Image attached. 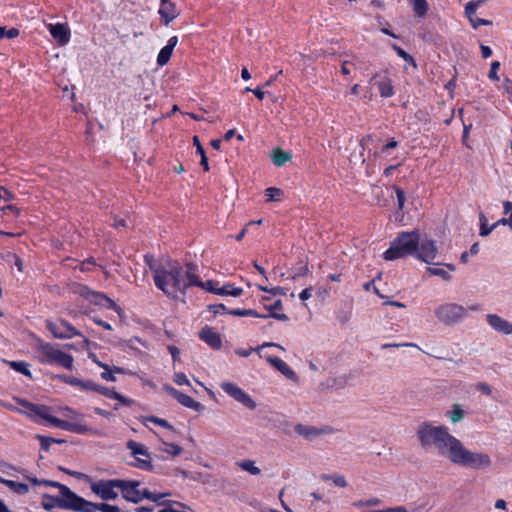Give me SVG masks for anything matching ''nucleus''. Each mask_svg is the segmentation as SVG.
Returning a JSON list of instances; mask_svg holds the SVG:
<instances>
[{
    "label": "nucleus",
    "mask_w": 512,
    "mask_h": 512,
    "mask_svg": "<svg viewBox=\"0 0 512 512\" xmlns=\"http://www.w3.org/2000/svg\"><path fill=\"white\" fill-rule=\"evenodd\" d=\"M77 292L82 297H84L85 299H87L88 301L95 305H100L105 308L115 310L117 312L120 311V308L116 305V303L103 293L92 291L86 286L79 287Z\"/></svg>",
    "instance_id": "14"
},
{
    "label": "nucleus",
    "mask_w": 512,
    "mask_h": 512,
    "mask_svg": "<svg viewBox=\"0 0 512 512\" xmlns=\"http://www.w3.org/2000/svg\"><path fill=\"white\" fill-rule=\"evenodd\" d=\"M8 364L10 365V367L25 375V376H28V377H31V372L29 370V364L24 362V361H11V362H8Z\"/></svg>",
    "instance_id": "42"
},
{
    "label": "nucleus",
    "mask_w": 512,
    "mask_h": 512,
    "mask_svg": "<svg viewBox=\"0 0 512 512\" xmlns=\"http://www.w3.org/2000/svg\"><path fill=\"white\" fill-rule=\"evenodd\" d=\"M37 438L40 440L41 447L44 450H48L52 443H61L62 442L61 440H56L54 438L41 436V435H38Z\"/></svg>",
    "instance_id": "51"
},
{
    "label": "nucleus",
    "mask_w": 512,
    "mask_h": 512,
    "mask_svg": "<svg viewBox=\"0 0 512 512\" xmlns=\"http://www.w3.org/2000/svg\"><path fill=\"white\" fill-rule=\"evenodd\" d=\"M190 286H198L205 291L220 296L239 297L243 293L242 288L236 287L231 283L220 286L218 282L213 280L200 281L194 268L192 270V277L190 278Z\"/></svg>",
    "instance_id": "7"
},
{
    "label": "nucleus",
    "mask_w": 512,
    "mask_h": 512,
    "mask_svg": "<svg viewBox=\"0 0 512 512\" xmlns=\"http://www.w3.org/2000/svg\"><path fill=\"white\" fill-rule=\"evenodd\" d=\"M438 254V248L436 242L426 235L420 234V243L417 246V251L414 255L417 259L432 264Z\"/></svg>",
    "instance_id": "11"
},
{
    "label": "nucleus",
    "mask_w": 512,
    "mask_h": 512,
    "mask_svg": "<svg viewBox=\"0 0 512 512\" xmlns=\"http://www.w3.org/2000/svg\"><path fill=\"white\" fill-rule=\"evenodd\" d=\"M149 422L157 424V425L165 428L166 430H168V432H174L173 427L165 419H161V418H158V417H155V416L143 417L142 423L146 427H148V423Z\"/></svg>",
    "instance_id": "38"
},
{
    "label": "nucleus",
    "mask_w": 512,
    "mask_h": 512,
    "mask_svg": "<svg viewBox=\"0 0 512 512\" xmlns=\"http://www.w3.org/2000/svg\"><path fill=\"white\" fill-rule=\"evenodd\" d=\"M479 309L478 305L464 307L457 303L448 302L438 305L434 309V315L440 323L451 326L464 320L469 310L478 311Z\"/></svg>",
    "instance_id": "6"
},
{
    "label": "nucleus",
    "mask_w": 512,
    "mask_h": 512,
    "mask_svg": "<svg viewBox=\"0 0 512 512\" xmlns=\"http://www.w3.org/2000/svg\"><path fill=\"white\" fill-rule=\"evenodd\" d=\"M409 5L412 7L413 12L419 18H423L427 15L429 10V4L427 0H407Z\"/></svg>",
    "instance_id": "33"
},
{
    "label": "nucleus",
    "mask_w": 512,
    "mask_h": 512,
    "mask_svg": "<svg viewBox=\"0 0 512 512\" xmlns=\"http://www.w3.org/2000/svg\"><path fill=\"white\" fill-rule=\"evenodd\" d=\"M419 243L420 233L418 231L402 232L384 252L383 257L387 261H393L407 255L414 256Z\"/></svg>",
    "instance_id": "5"
},
{
    "label": "nucleus",
    "mask_w": 512,
    "mask_h": 512,
    "mask_svg": "<svg viewBox=\"0 0 512 512\" xmlns=\"http://www.w3.org/2000/svg\"><path fill=\"white\" fill-rule=\"evenodd\" d=\"M170 496V492H152L148 489H145L144 499L150 500L158 505H164L168 503L167 498Z\"/></svg>",
    "instance_id": "34"
},
{
    "label": "nucleus",
    "mask_w": 512,
    "mask_h": 512,
    "mask_svg": "<svg viewBox=\"0 0 512 512\" xmlns=\"http://www.w3.org/2000/svg\"><path fill=\"white\" fill-rule=\"evenodd\" d=\"M193 144L196 147V153L201 156L200 165L204 168L205 171L209 170L208 158L205 154V151L199 141L197 136L193 137Z\"/></svg>",
    "instance_id": "39"
},
{
    "label": "nucleus",
    "mask_w": 512,
    "mask_h": 512,
    "mask_svg": "<svg viewBox=\"0 0 512 512\" xmlns=\"http://www.w3.org/2000/svg\"><path fill=\"white\" fill-rule=\"evenodd\" d=\"M42 483L45 486L57 488L59 490V494H66V495L75 494L70 488H68L67 486H65L59 482L51 481V480H42Z\"/></svg>",
    "instance_id": "44"
},
{
    "label": "nucleus",
    "mask_w": 512,
    "mask_h": 512,
    "mask_svg": "<svg viewBox=\"0 0 512 512\" xmlns=\"http://www.w3.org/2000/svg\"><path fill=\"white\" fill-rule=\"evenodd\" d=\"M0 483L8 487L13 493L23 496L29 492V486L25 483L9 480L0 476Z\"/></svg>",
    "instance_id": "30"
},
{
    "label": "nucleus",
    "mask_w": 512,
    "mask_h": 512,
    "mask_svg": "<svg viewBox=\"0 0 512 512\" xmlns=\"http://www.w3.org/2000/svg\"><path fill=\"white\" fill-rule=\"evenodd\" d=\"M81 496L77 494H60L59 497L44 494L42 496L41 505L43 509L51 511L58 507L61 509L72 510L75 512L80 511Z\"/></svg>",
    "instance_id": "8"
},
{
    "label": "nucleus",
    "mask_w": 512,
    "mask_h": 512,
    "mask_svg": "<svg viewBox=\"0 0 512 512\" xmlns=\"http://www.w3.org/2000/svg\"><path fill=\"white\" fill-rule=\"evenodd\" d=\"M324 479L331 480L336 486L344 488L347 486V481L342 475L324 476Z\"/></svg>",
    "instance_id": "52"
},
{
    "label": "nucleus",
    "mask_w": 512,
    "mask_h": 512,
    "mask_svg": "<svg viewBox=\"0 0 512 512\" xmlns=\"http://www.w3.org/2000/svg\"><path fill=\"white\" fill-rule=\"evenodd\" d=\"M381 500L378 497H369L366 499H361L355 501L353 506L356 508H369V507H378L381 505Z\"/></svg>",
    "instance_id": "40"
},
{
    "label": "nucleus",
    "mask_w": 512,
    "mask_h": 512,
    "mask_svg": "<svg viewBox=\"0 0 512 512\" xmlns=\"http://www.w3.org/2000/svg\"><path fill=\"white\" fill-rule=\"evenodd\" d=\"M500 68V63L498 61H494L491 63V69L489 71V74H488V77L490 80L492 81H498L499 80V76H498V70Z\"/></svg>",
    "instance_id": "56"
},
{
    "label": "nucleus",
    "mask_w": 512,
    "mask_h": 512,
    "mask_svg": "<svg viewBox=\"0 0 512 512\" xmlns=\"http://www.w3.org/2000/svg\"><path fill=\"white\" fill-rule=\"evenodd\" d=\"M237 465L244 471L250 473L251 475L260 474V469L256 466L255 462L252 460H244L237 463Z\"/></svg>",
    "instance_id": "43"
},
{
    "label": "nucleus",
    "mask_w": 512,
    "mask_h": 512,
    "mask_svg": "<svg viewBox=\"0 0 512 512\" xmlns=\"http://www.w3.org/2000/svg\"><path fill=\"white\" fill-rule=\"evenodd\" d=\"M145 262L153 272L156 287L165 294L175 297L190 286L192 265L183 268L177 263L158 264L151 255L145 256Z\"/></svg>",
    "instance_id": "3"
},
{
    "label": "nucleus",
    "mask_w": 512,
    "mask_h": 512,
    "mask_svg": "<svg viewBox=\"0 0 512 512\" xmlns=\"http://www.w3.org/2000/svg\"><path fill=\"white\" fill-rule=\"evenodd\" d=\"M370 82L378 88L381 97L389 98L392 97L395 93L392 81L387 71H380L375 73L372 76Z\"/></svg>",
    "instance_id": "17"
},
{
    "label": "nucleus",
    "mask_w": 512,
    "mask_h": 512,
    "mask_svg": "<svg viewBox=\"0 0 512 512\" xmlns=\"http://www.w3.org/2000/svg\"><path fill=\"white\" fill-rule=\"evenodd\" d=\"M253 351V348H238L235 350V353L240 357H248Z\"/></svg>",
    "instance_id": "64"
},
{
    "label": "nucleus",
    "mask_w": 512,
    "mask_h": 512,
    "mask_svg": "<svg viewBox=\"0 0 512 512\" xmlns=\"http://www.w3.org/2000/svg\"><path fill=\"white\" fill-rule=\"evenodd\" d=\"M445 268H434V267H428L426 269L427 273L432 276H438L444 281H450L451 280V274L450 272H454L456 270V267L454 264L447 263L445 264Z\"/></svg>",
    "instance_id": "31"
},
{
    "label": "nucleus",
    "mask_w": 512,
    "mask_h": 512,
    "mask_svg": "<svg viewBox=\"0 0 512 512\" xmlns=\"http://www.w3.org/2000/svg\"><path fill=\"white\" fill-rule=\"evenodd\" d=\"M47 329L57 339H70L74 336L80 335L79 331L70 323L64 320L47 321Z\"/></svg>",
    "instance_id": "15"
},
{
    "label": "nucleus",
    "mask_w": 512,
    "mask_h": 512,
    "mask_svg": "<svg viewBox=\"0 0 512 512\" xmlns=\"http://www.w3.org/2000/svg\"><path fill=\"white\" fill-rule=\"evenodd\" d=\"M221 389L228 394L231 398H233L235 401L241 403L248 409H255L256 403L252 399V397L247 394L241 387H239L237 384L230 382V381H223L220 384Z\"/></svg>",
    "instance_id": "10"
},
{
    "label": "nucleus",
    "mask_w": 512,
    "mask_h": 512,
    "mask_svg": "<svg viewBox=\"0 0 512 512\" xmlns=\"http://www.w3.org/2000/svg\"><path fill=\"white\" fill-rule=\"evenodd\" d=\"M502 88L504 92L507 94L508 99L512 102V80L505 79L502 84Z\"/></svg>",
    "instance_id": "58"
},
{
    "label": "nucleus",
    "mask_w": 512,
    "mask_h": 512,
    "mask_svg": "<svg viewBox=\"0 0 512 512\" xmlns=\"http://www.w3.org/2000/svg\"><path fill=\"white\" fill-rule=\"evenodd\" d=\"M158 13L165 25H168L179 15V11L176 8L175 3L171 0H161Z\"/></svg>",
    "instance_id": "22"
},
{
    "label": "nucleus",
    "mask_w": 512,
    "mask_h": 512,
    "mask_svg": "<svg viewBox=\"0 0 512 512\" xmlns=\"http://www.w3.org/2000/svg\"><path fill=\"white\" fill-rule=\"evenodd\" d=\"M168 351L171 354L174 362L180 360V350L177 347L170 345L168 346Z\"/></svg>",
    "instance_id": "63"
},
{
    "label": "nucleus",
    "mask_w": 512,
    "mask_h": 512,
    "mask_svg": "<svg viewBox=\"0 0 512 512\" xmlns=\"http://www.w3.org/2000/svg\"><path fill=\"white\" fill-rule=\"evenodd\" d=\"M113 399L119 401L121 404L125 406H131L134 403L132 399L127 398L118 392L115 393V397Z\"/></svg>",
    "instance_id": "60"
},
{
    "label": "nucleus",
    "mask_w": 512,
    "mask_h": 512,
    "mask_svg": "<svg viewBox=\"0 0 512 512\" xmlns=\"http://www.w3.org/2000/svg\"><path fill=\"white\" fill-rule=\"evenodd\" d=\"M199 337L213 349L217 350L222 346L221 336L211 327L206 326L202 328L199 332Z\"/></svg>",
    "instance_id": "24"
},
{
    "label": "nucleus",
    "mask_w": 512,
    "mask_h": 512,
    "mask_svg": "<svg viewBox=\"0 0 512 512\" xmlns=\"http://www.w3.org/2000/svg\"><path fill=\"white\" fill-rule=\"evenodd\" d=\"M312 291H313V288L312 287H308V288H305L304 290H302L299 294V298L302 302H305L307 301L308 299L311 298L312 296Z\"/></svg>",
    "instance_id": "62"
},
{
    "label": "nucleus",
    "mask_w": 512,
    "mask_h": 512,
    "mask_svg": "<svg viewBox=\"0 0 512 512\" xmlns=\"http://www.w3.org/2000/svg\"><path fill=\"white\" fill-rule=\"evenodd\" d=\"M128 449L131 451V454L135 458L134 465L140 469L150 470L152 468V464L150 461V455L148 449L145 445L138 443L136 441L130 440L127 443Z\"/></svg>",
    "instance_id": "13"
},
{
    "label": "nucleus",
    "mask_w": 512,
    "mask_h": 512,
    "mask_svg": "<svg viewBox=\"0 0 512 512\" xmlns=\"http://www.w3.org/2000/svg\"><path fill=\"white\" fill-rule=\"evenodd\" d=\"M294 430L299 436H302L303 438L308 440H313L322 435L331 434L334 431L333 428L330 426L317 427L303 424L296 425Z\"/></svg>",
    "instance_id": "18"
},
{
    "label": "nucleus",
    "mask_w": 512,
    "mask_h": 512,
    "mask_svg": "<svg viewBox=\"0 0 512 512\" xmlns=\"http://www.w3.org/2000/svg\"><path fill=\"white\" fill-rule=\"evenodd\" d=\"M486 321L489 326L503 335L512 334V323L497 314H487Z\"/></svg>",
    "instance_id": "20"
},
{
    "label": "nucleus",
    "mask_w": 512,
    "mask_h": 512,
    "mask_svg": "<svg viewBox=\"0 0 512 512\" xmlns=\"http://www.w3.org/2000/svg\"><path fill=\"white\" fill-rule=\"evenodd\" d=\"M91 391L98 392L99 394H102L110 399H113L116 393L114 389H110L108 387H104L96 383H94V388H92Z\"/></svg>",
    "instance_id": "49"
},
{
    "label": "nucleus",
    "mask_w": 512,
    "mask_h": 512,
    "mask_svg": "<svg viewBox=\"0 0 512 512\" xmlns=\"http://www.w3.org/2000/svg\"><path fill=\"white\" fill-rule=\"evenodd\" d=\"M393 48L399 57L404 59L406 62L412 64L413 66H416L414 59L407 52H405L402 48H400L396 45H393Z\"/></svg>",
    "instance_id": "55"
},
{
    "label": "nucleus",
    "mask_w": 512,
    "mask_h": 512,
    "mask_svg": "<svg viewBox=\"0 0 512 512\" xmlns=\"http://www.w3.org/2000/svg\"><path fill=\"white\" fill-rule=\"evenodd\" d=\"M119 512V508L115 505L105 504V503H93L90 502L83 497H81L80 502V511L79 512Z\"/></svg>",
    "instance_id": "26"
},
{
    "label": "nucleus",
    "mask_w": 512,
    "mask_h": 512,
    "mask_svg": "<svg viewBox=\"0 0 512 512\" xmlns=\"http://www.w3.org/2000/svg\"><path fill=\"white\" fill-rule=\"evenodd\" d=\"M173 381L179 386H191L187 376L182 372H177L173 375Z\"/></svg>",
    "instance_id": "50"
},
{
    "label": "nucleus",
    "mask_w": 512,
    "mask_h": 512,
    "mask_svg": "<svg viewBox=\"0 0 512 512\" xmlns=\"http://www.w3.org/2000/svg\"><path fill=\"white\" fill-rule=\"evenodd\" d=\"M155 435L158 437L161 443V446L159 447L160 451L165 452L171 456H177L181 454L182 448L179 445L165 441V438H169L168 434H159L155 432Z\"/></svg>",
    "instance_id": "28"
},
{
    "label": "nucleus",
    "mask_w": 512,
    "mask_h": 512,
    "mask_svg": "<svg viewBox=\"0 0 512 512\" xmlns=\"http://www.w3.org/2000/svg\"><path fill=\"white\" fill-rule=\"evenodd\" d=\"M229 314L234 315V316H240V317H247V316L257 317V318L262 317L260 314H258L255 310H252V309H234V310L229 311Z\"/></svg>",
    "instance_id": "48"
},
{
    "label": "nucleus",
    "mask_w": 512,
    "mask_h": 512,
    "mask_svg": "<svg viewBox=\"0 0 512 512\" xmlns=\"http://www.w3.org/2000/svg\"><path fill=\"white\" fill-rule=\"evenodd\" d=\"M89 486L91 491L100 499L105 501L115 500L118 498L120 491V479L91 480Z\"/></svg>",
    "instance_id": "9"
},
{
    "label": "nucleus",
    "mask_w": 512,
    "mask_h": 512,
    "mask_svg": "<svg viewBox=\"0 0 512 512\" xmlns=\"http://www.w3.org/2000/svg\"><path fill=\"white\" fill-rule=\"evenodd\" d=\"M258 288H259L261 291L269 292V293H272L273 295H276V294H282V295H285V289H284V288H281V287H275V288L269 289V288H268V287H266V286L259 285V286H258Z\"/></svg>",
    "instance_id": "59"
},
{
    "label": "nucleus",
    "mask_w": 512,
    "mask_h": 512,
    "mask_svg": "<svg viewBox=\"0 0 512 512\" xmlns=\"http://www.w3.org/2000/svg\"><path fill=\"white\" fill-rule=\"evenodd\" d=\"M265 359L270 365H272L277 371H279L286 378H288L292 381L297 380V374L282 359L273 357V356H265Z\"/></svg>",
    "instance_id": "25"
},
{
    "label": "nucleus",
    "mask_w": 512,
    "mask_h": 512,
    "mask_svg": "<svg viewBox=\"0 0 512 512\" xmlns=\"http://www.w3.org/2000/svg\"><path fill=\"white\" fill-rule=\"evenodd\" d=\"M268 301L269 299L263 298V307L267 310L268 314L261 315V318L271 317L279 321H287V315L282 312V301L275 300L273 303H269Z\"/></svg>",
    "instance_id": "23"
},
{
    "label": "nucleus",
    "mask_w": 512,
    "mask_h": 512,
    "mask_svg": "<svg viewBox=\"0 0 512 512\" xmlns=\"http://www.w3.org/2000/svg\"><path fill=\"white\" fill-rule=\"evenodd\" d=\"M65 473H67L68 475L70 476H73L79 480H83L85 481L86 483L90 484L91 482V477L88 476L87 474H84V473H81V472H78V471H72V470H69V469H64L63 470Z\"/></svg>",
    "instance_id": "53"
},
{
    "label": "nucleus",
    "mask_w": 512,
    "mask_h": 512,
    "mask_svg": "<svg viewBox=\"0 0 512 512\" xmlns=\"http://www.w3.org/2000/svg\"><path fill=\"white\" fill-rule=\"evenodd\" d=\"M358 59L353 58L352 60H344L341 63V73L348 77L351 73L358 68Z\"/></svg>",
    "instance_id": "41"
},
{
    "label": "nucleus",
    "mask_w": 512,
    "mask_h": 512,
    "mask_svg": "<svg viewBox=\"0 0 512 512\" xmlns=\"http://www.w3.org/2000/svg\"><path fill=\"white\" fill-rule=\"evenodd\" d=\"M45 25L53 39L60 46H64L69 43L71 32L66 23H46Z\"/></svg>",
    "instance_id": "19"
},
{
    "label": "nucleus",
    "mask_w": 512,
    "mask_h": 512,
    "mask_svg": "<svg viewBox=\"0 0 512 512\" xmlns=\"http://www.w3.org/2000/svg\"><path fill=\"white\" fill-rule=\"evenodd\" d=\"M308 273H309L308 265L304 262H301L297 267H295L292 270L291 277L293 280H295L296 278L306 276Z\"/></svg>",
    "instance_id": "47"
},
{
    "label": "nucleus",
    "mask_w": 512,
    "mask_h": 512,
    "mask_svg": "<svg viewBox=\"0 0 512 512\" xmlns=\"http://www.w3.org/2000/svg\"><path fill=\"white\" fill-rule=\"evenodd\" d=\"M35 358L45 365H56L65 369L73 368V356L62 351L57 344L36 339L34 343Z\"/></svg>",
    "instance_id": "4"
},
{
    "label": "nucleus",
    "mask_w": 512,
    "mask_h": 512,
    "mask_svg": "<svg viewBox=\"0 0 512 512\" xmlns=\"http://www.w3.org/2000/svg\"><path fill=\"white\" fill-rule=\"evenodd\" d=\"M59 379L66 384L77 387L80 390H90L94 388V382L90 380H81L75 377L61 375Z\"/></svg>",
    "instance_id": "29"
},
{
    "label": "nucleus",
    "mask_w": 512,
    "mask_h": 512,
    "mask_svg": "<svg viewBox=\"0 0 512 512\" xmlns=\"http://www.w3.org/2000/svg\"><path fill=\"white\" fill-rule=\"evenodd\" d=\"M479 250H480V248H479V244H478V243H474V244L470 247L469 251H464V252L460 255V262H461L462 264H467V263L469 262V258H470L471 256H475V255H477V254L479 253Z\"/></svg>",
    "instance_id": "46"
},
{
    "label": "nucleus",
    "mask_w": 512,
    "mask_h": 512,
    "mask_svg": "<svg viewBox=\"0 0 512 512\" xmlns=\"http://www.w3.org/2000/svg\"><path fill=\"white\" fill-rule=\"evenodd\" d=\"M291 159H292V154L290 152L284 151L280 148L274 149L272 152V161L278 167L285 165Z\"/></svg>",
    "instance_id": "35"
},
{
    "label": "nucleus",
    "mask_w": 512,
    "mask_h": 512,
    "mask_svg": "<svg viewBox=\"0 0 512 512\" xmlns=\"http://www.w3.org/2000/svg\"><path fill=\"white\" fill-rule=\"evenodd\" d=\"M122 497L130 502H140L144 499L145 489H140V482L120 479Z\"/></svg>",
    "instance_id": "16"
},
{
    "label": "nucleus",
    "mask_w": 512,
    "mask_h": 512,
    "mask_svg": "<svg viewBox=\"0 0 512 512\" xmlns=\"http://www.w3.org/2000/svg\"><path fill=\"white\" fill-rule=\"evenodd\" d=\"M486 3V0H472L465 4L464 15L473 29L480 26H491L492 21L477 17V11Z\"/></svg>",
    "instance_id": "12"
},
{
    "label": "nucleus",
    "mask_w": 512,
    "mask_h": 512,
    "mask_svg": "<svg viewBox=\"0 0 512 512\" xmlns=\"http://www.w3.org/2000/svg\"><path fill=\"white\" fill-rule=\"evenodd\" d=\"M14 194L4 186H0V209L5 211L6 214L18 216L21 209L13 204H7L14 200Z\"/></svg>",
    "instance_id": "21"
},
{
    "label": "nucleus",
    "mask_w": 512,
    "mask_h": 512,
    "mask_svg": "<svg viewBox=\"0 0 512 512\" xmlns=\"http://www.w3.org/2000/svg\"><path fill=\"white\" fill-rule=\"evenodd\" d=\"M92 360L93 362L99 366L100 368H102L104 371L101 373V378L103 380H106L108 382H115L116 381V377L115 375L113 374V371L111 369V367L101 361H99L98 359H96V357H92Z\"/></svg>",
    "instance_id": "36"
},
{
    "label": "nucleus",
    "mask_w": 512,
    "mask_h": 512,
    "mask_svg": "<svg viewBox=\"0 0 512 512\" xmlns=\"http://www.w3.org/2000/svg\"><path fill=\"white\" fill-rule=\"evenodd\" d=\"M19 35V30L16 28H11L6 30L5 27H0V38L6 37L9 39H13Z\"/></svg>",
    "instance_id": "54"
},
{
    "label": "nucleus",
    "mask_w": 512,
    "mask_h": 512,
    "mask_svg": "<svg viewBox=\"0 0 512 512\" xmlns=\"http://www.w3.org/2000/svg\"><path fill=\"white\" fill-rule=\"evenodd\" d=\"M465 412L461 405L454 404L451 410L446 412V416L451 420L452 423H458L464 418Z\"/></svg>",
    "instance_id": "37"
},
{
    "label": "nucleus",
    "mask_w": 512,
    "mask_h": 512,
    "mask_svg": "<svg viewBox=\"0 0 512 512\" xmlns=\"http://www.w3.org/2000/svg\"><path fill=\"white\" fill-rule=\"evenodd\" d=\"M267 201H280L283 196V191L279 188L270 187L265 190Z\"/></svg>",
    "instance_id": "45"
},
{
    "label": "nucleus",
    "mask_w": 512,
    "mask_h": 512,
    "mask_svg": "<svg viewBox=\"0 0 512 512\" xmlns=\"http://www.w3.org/2000/svg\"><path fill=\"white\" fill-rule=\"evenodd\" d=\"M476 389L478 391H480L481 393L488 395V396L491 395V393H492V388L487 383H484V382L478 383L476 385Z\"/></svg>",
    "instance_id": "61"
},
{
    "label": "nucleus",
    "mask_w": 512,
    "mask_h": 512,
    "mask_svg": "<svg viewBox=\"0 0 512 512\" xmlns=\"http://www.w3.org/2000/svg\"><path fill=\"white\" fill-rule=\"evenodd\" d=\"M364 512H408L407 508L404 506H395V507H387L384 509L378 510H369Z\"/></svg>",
    "instance_id": "57"
},
{
    "label": "nucleus",
    "mask_w": 512,
    "mask_h": 512,
    "mask_svg": "<svg viewBox=\"0 0 512 512\" xmlns=\"http://www.w3.org/2000/svg\"><path fill=\"white\" fill-rule=\"evenodd\" d=\"M177 43H178V38L176 36H172L171 38H169V40L167 41V44L160 50V52L157 56V64L159 66H164L168 63V61L172 55L173 49L175 48Z\"/></svg>",
    "instance_id": "27"
},
{
    "label": "nucleus",
    "mask_w": 512,
    "mask_h": 512,
    "mask_svg": "<svg viewBox=\"0 0 512 512\" xmlns=\"http://www.w3.org/2000/svg\"><path fill=\"white\" fill-rule=\"evenodd\" d=\"M18 403L20 405L18 411L35 422L44 420L47 425L80 435H101L99 430L83 422L84 416L81 413L68 406H62L57 409V413L62 416V418H58L53 415L52 408L48 406L35 405L26 400H19Z\"/></svg>",
    "instance_id": "2"
},
{
    "label": "nucleus",
    "mask_w": 512,
    "mask_h": 512,
    "mask_svg": "<svg viewBox=\"0 0 512 512\" xmlns=\"http://www.w3.org/2000/svg\"><path fill=\"white\" fill-rule=\"evenodd\" d=\"M176 400L184 407L190 408L197 412H200L204 409V406L200 402L194 400L192 397L182 392H179V394L176 397Z\"/></svg>",
    "instance_id": "32"
},
{
    "label": "nucleus",
    "mask_w": 512,
    "mask_h": 512,
    "mask_svg": "<svg viewBox=\"0 0 512 512\" xmlns=\"http://www.w3.org/2000/svg\"><path fill=\"white\" fill-rule=\"evenodd\" d=\"M416 437L423 449L434 448L439 456L454 465L475 470L491 467L492 460L487 453L469 450L446 426L424 421L418 425Z\"/></svg>",
    "instance_id": "1"
}]
</instances>
